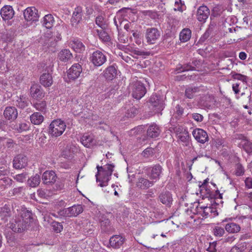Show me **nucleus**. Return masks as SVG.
<instances>
[{"label": "nucleus", "mask_w": 252, "mask_h": 252, "mask_svg": "<svg viewBox=\"0 0 252 252\" xmlns=\"http://www.w3.org/2000/svg\"><path fill=\"white\" fill-rule=\"evenodd\" d=\"M125 238L121 235H116L111 237L110 239V245L115 248H119L124 244Z\"/></svg>", "instance_id": "obj_23"}, {"label": "nucleus", "mask_w": 252, "mask_h": 252, "mask_svg": "<svg viewBox=\"0 0 252 252\" xmlns=\"http://www.w3.org/2000/svg\"><path fill=\"white\" fill-rule=\"evenodd\" d=\"M126 108H127V110L125 115L127 118L134 117L138 113L137 108L133 106H129L128 107H126Z\"/></svg>", "instance_id": "obj_42"}, {"label": "nucleus", "mask_w": 252, "mask_h": 252, "mask_svg": "<svg viewBox=\"0 0 252 252\" xmlns=\"http://www.w3.org/2000/svg\"><path fill=\"white\" fill-rule=\"evenodd\" d=\"M57 179L55 172L52 170L45 171L42 176L43 183L46 185H52Z\"/></svg>", "instance_id": "obj_10"}, {"label": "nucleus", "mask_w": 252, "mask_h": 252, "mask_svg": "<svg viewBox=\"0 0 252 252\" xmlns=\"http://www.w3.org/2000/svg\"><path fill=\"white\" fill-rule=\"evenodd\" d=\"M156 150L152 148H148L145 149L142 153V156L144 158H148L149 157H153L157 156L155 155Z\"/></svg>", "instance_id": "obj_47"}, {"label": "nucleus", "mask_w": 252, "mask_h": 252, "mask_svg": "<svg viewBox=\"0 0 252 252\" xmlns=\"http://www.w3.org/2000/svg\"><path fill=\"white\" fill-rule=\"evenodd\" d=\"M192 135L198 142L201 144H204L209 140L207 132L201 128L194 129L192 131Z\"/></svg>", "instance_id": "obj_7"}, {"label": "nucleus", "mask_w": 252, "mask_h": 252, "mask_svg": "<svg viewBox=\"0 0 252 252\" xmlns=\"http://www.w3.org/2000/svg\"><path fill=\"white\" fill-rule=\"evenodd\" d=\"M24 16L28 21H36L38 19V11L34 7L27 8L24 11Z\"/></svg>", "instance_id": "obj_8"}, {"label": "nucleus", "mask_w": 252, "mask_h": 252, "mask_svg": "<svg viewBox=\"0 0 252 252\" xmlns=\"http://www.w3.org/2000/svg\"><path fill=\"white\" fill-rule=\"evenodd\" d=\"M198 90L197 88H192L189 87L186 89L185 92V95L187 98H192L193 97L194 94L196 92H197Z\"/></svg>", "instance_id": "obj_46"}, {"label": "nucleus", "mask_w": 252, "mask_h": 252, "mask_svg": "<svg viewBox=\"0 0 252 252\" xmlns=\"http://www.w3.org/2000/svg\"><path fill=\"white\" fill-rule=\"evenodd\" d=\"M53 229L56 233L60 232L63 229V226L61 223L54 221L52 223Z\"/></svg>", "instance_id": "obj_50"}, {"label": "nucleus", "mask_w": 252, "mask_h": 252, "mask_svg": "<svg viewBox=\"0 0 252 252\" xmlns=\"http://www.w3.org/2000/svg\"><path fill=\"white\" fill-rule=\"evenodd\" d=\"M184 5V1H182L181 0H177L175 2V5L176 7V8H175V10L182 11L183 10V6Z\"/></svg>", "instance_id": "obj_59"}, {"label": "nucleus", "mask_w": 252, "mask_h": 252, "mask_svg": "<svg viewBox=\"0 0 252 252\" xmlns=\"http://www.w3.org/2000/svg\"><path fill=\"white\" fill-rule=\"evenodd\" d=\"M177 137L178 139L183 143V145L186 146L189 145V136L188 130L177 136Z\"/></svg>", "instance_id": "obj_36"}, {"label": "nucleus", "mask_w": 252, "mask_h": 252, "mask_svg": "<svg viewBox=\"0 0 252 252\" xmlns=\"http://www.w3.org/2000/svg\"><path fill=\"white\" fill-rule=\"evenodd\" d=\"M183 109L179 105H177L175 107V117H181L183 113Z\"/></svg>", "instance_id": "obj_62"}, {"label": "nucleus", "mask_w": 252, "mask_h": 252, "mask_svg": "<svg viewBox=\"0 0 252 252\" xmlns=\"http://www.w3.org/2000/svg\"><path fill=\"white\" fill-rule=\"evenodd\" d=\"M83 107L78 103H74L72 106V112L74 115H78L82 113Z\"/></svg>", "instance_id": "obj_45"}, {"label": "nucleus", "mask_w": 252, "mask_h": 252, "mask_svg": "<svg viewBox=\"0 0 252 252\" xmlns=\"http://www.w3.org/2000/svg\"><path fill=\"white\" fill-rule=\"evenodd\" d=\"M117 71L114 65H111L106 68L104 71V76L107 80H112L117 76Z\"/></svg>", "instance_id": "obj_26"}, {"label": "nucleus", "mask_w": 252, "mask_h": 252, "mask_svg": "<svg viewBox=\"0 0 252 252\" xmlns=\"http://www.w3.org/2000/svg\"><path fill=\"white\" fill-rule=\"evenodd\" d=\"M13 162V166L16 169H22L27 164L26 158H14Z\"/></svg>", "instance_id": "obj_38"}, {"label": "nucleus", "mask_w": 252, "mask_h": 252, "mask_svg": "<svg viewBox=\"0 0 252 252\" xmlns=\"http://www.w3.org/2000/svg\"><path fill=\"white\" fill-rule=\"evenodd\" d=\"M213 210L216 211V208L210 206H206L205 208H204V211H203L202 216L203 217L207 218L209 215V213H211Z\"/></svg>", "instance_id": "obj_53"}, {"label": "nucleus", "mask_w": 252, "mask_h": 252, "mask_svg": "<svg viewBox=\"0 0 252 252\" xmlns=\"http://www.w3.org/2000/svg\"><path fill=\"white\" fill-rule=\"evenodd\" d=\"M90 62L95 67L102 65L107 61L105 54L100 50H96L90 55Z\"/></svg>", "instance_id": "obj_4"}, {"label": "nucleus", "mask_w": 252, "mask_h": 252, "mask_svg": "<svg viewBox=\"0 0 252 252\" xmlns=\"http://www.w3.org/2000/svg\"><path fill=\"white\" fill-rule=\"evenodd\" d=\"M72 55L69 49L61 50L58 54V58L62 62H66L72 58Z\"/></svg>", "instance_id": "obj_29"}, {"label": "nucleus", "mask_w": 252, "mask_h": 252, "mask_svg": "<svg viewBox=\"0 0 252 252\" xmlns=\"http://www.w3.org/2000/svg\"><path fill=\"white\" fill-rule=\"evenodd\" d=\"M66 128V125L64 121L61 119L53 121L49 127V133L54 137L61 136Z\"/></svg>", "instance_id": "obj_2"}, {"label": "nucleus", "mask_w": 252, "mask_h": 252, "mask_svg": "<svg viewBox=\"0 0 252 252\" xmlns=\"http://www.w3.org/2000/svg\"><path fill=\"white\" fill-rule=\"evenodd\" d=\"M11 215V211L9 205L6 204L0 208V219L3 222H6Z\"/></svg>", "instance_id": "obj_21"}, {"label": "nucleus", "mask_w": 252, "mask_h": 252, "mask_svg": "<svg viewBox=\"0 0 252 252\" xmlns=\"http://www.w3.org/2000/svg\"><path fill=\"white\" fill-rule=\"evenodd\" d=\"M3 115L7 120L13 121L17 117L18 111L15 107H7L4 111Z\"/></svg>", "instance_id": "obj_18"}, {"label": "nucleus", "mask_w": 252, "mask_h": 252, "mask_svg": "<svg viewBox=\"0 0 252 252\" xmlns=\"http://www.w3.org/2000/svg\"><path fill=\"white\" fill-rule=\"evenodd\" d=\"M28 226L19 216H16L10 221L9 227L15 232L21 233L27 229Z\"/></svg>", "instance_id": "obj_5"}, {"label": "nucleus", "mask_w": 252, "mask_h": 252, "mask_svg": "<svg viewBox=\"0 0 252 252\" xmlns=\"http://www.w3.org/2000/svg\"><path fill=\"white\" fill-rule=\"evenodd\" d=\"M83 210V207L81 205H75L72 207L60 211L59 214L60 216L63 217H76L82 213Z\"/></svg>", "instance_id": "obj_6"}, {"label": "nucleus", "mask_w": 252, "mask_h": 252, "mask_svg": "<svg viewBox=\"0 0 252 252\" xmlns=\"http://www.w3.org/2000/svg\"><path fill=\"white\" fill-rule=\"evenodd\" d=\"M232 77L234 79L242 81L243 83H246L248 79V77L247 76L238 73H235L233 74Z\"/></svg>", "instance_id": "obj_51"}, {"label": "nucleus", "mask_w": 252, "mask_h": 252, "mask_svg": "<svg viewBox=\"0 0 252 252\" xmlns=\"http://www.w3.org/2000/svg\"><path fill=\"white\" fill-rule=\"evenodd\" d=\"M154 181H150L144 178H140L137 182V186L141 189H147L153 186Z\"/></svg>", "instance_id": "obj_28"}, {"label": "nucleus", "mask_w": 252, "mask_h": 252, "mask_svg": "<svg viewBox=\"0 0 252 252\" xmlns=\"http://www.w3.org/2000/svg\"><path fill=\"white\" fill-rule=\"evenodd\" d=\"M30 126V125L29 123L23 122L16 124L13 126V128L18 132H22L29 130Z\"/></svg>", "instance_id": "obj_37"}, {"label": "nucleus", "mask_w": 252, "mask_h": 252, "mask_svg": "<svg viewBox=\"0 0 252 252\" xmlns=\"http://www.w3.org/2000/svg\"><path fill=\"white\" fill-rule=\"evenodd\" d=\"M217 242H213L212 243H210L209 247L207 249V251L208 252H216V246H217Z\"/></svg>", "instance_id": "obj_61"}, {"label": "nucleus", "mask_w": 252, "mask_h": 252, "mask_svg": "<svg viewBox=\"0 0 252 252\" xmlns=\"http://www.w3.org/2000/svg\"><path fill=\"white\" fill-rule=\"evenodd\" d=\"M244 168L241 164H238L236 166L235 175L237 176H240L244 174Z\"/></svg>", "instance_id": "obj_58"}, {"label": "nucleus", "mask_w": 252, "mask_h": 252, "mask_svg": "<svg viewBox=\"0 0 252 252\" xmlns=\"http://www.w3.org/2000/svg\"><path fill=\"white\" fill-rule=\"evenodd\" d=\"M37 193L39 197L42 198H46L48 196L47 194V190L42 189H38Z\"/></svg>", "instance_id": "obj_60"}, {"label": "nucleus", "mask_w": 252, "mask_h": 252, "mask_svg": "<svg viewBox=\"0 0 252 252\" xmlns=\"http://www.w3.org/2000/svg\"><path fill=\"white\" fill-rule=\"evenodd\" d=\"M192 118L198 122L202 121L203 117L202 115L198 113H193L192 114Z\"/></svg>", "instance_id": "obj_63"}, {"label": "nucleus", "mask_w": 252, "mask_h": 252, "mask_svg": "<svg viewBox=\"0 0 252 252\" xmlns=\"http://www.w3.org/2000/svg\"><path fill=\"white\" fill-rule=\"evenodd\" d=\"M213 233L216 237H222L225 233V230L222 227L216 226L213 228Z\"/></svg>", "instance_id": "obj_43"}, {"label": "nucleus", "mask_w": 252, "mask_h": 252, "mask_svg": "<svg viewBox=\"0 0 252 252\" xmlns=\"http://www.w3.org/2000/svg\"><path fill=\"white\" fill-rule=\"evenodd\" d=\"M81 141L82 144L87 148L93 147L96 143L94 135L88 133H85L82 136Z\"/></svg>", "instance_id": "obj_16"}, {"label": "nucleus", "mask_w": 252, "mask_h": 252, "mask_svg": "<svg viewBox=\"0 0 252 252\" xmlns=\"http://www.w3.org/2000/svg\"><path fill=\"white\" fill-rule=\"evenodd\" d=\"M81 65L78 63H75L67 71V77L70 80H74L78 78L82 72Z\"/></svg>", "instance_id": "obj_9"}, {"label": "nucleus", "mask_w": 252, "mask_h": 252, "mask_svg": "<svg viewBox=\"0 0 252 252\" xmlns=\"http://www.w3.org/2000/svg\"><path fill=\"white\" fill-rule=\"evenodd\" d=\"M30 120L33 124L38 125L43 122L44 117L39 113L35 112L30 116Z\"/></svg>", "instance_id": "obj_34"}, {"label": "nucleus", "mask_w": 252, "mask_h": 252, "mask_svg": "<svg viewBox=\"0 0 252 252\" xmlns=\"http://www.w3.org/2000/svg\"><path fill=\"white\" fill-rule=\"evenodd\" d=\"M160 132L159 126L156 124H152L147 128V135L150 138H156L159 135Z\"/></svg>", "instance_id": "obj_19"}, {"label": "nucleus", "mask_w": 252, "mask_h": 252, "mask_svg": "<svg viewBox=\"0 0 252 252\" xmlns=\"http://www.w3.org/2000/svg\"><path fill=\"white\" fill-rule=\"evenodd\" d=\"M240 83L236 82L232 84V90L235 94H237L240 92Z\"/></svg>", "instance_id": "obj_64"}, {"label": "nucleus", "mask_w": 252, "mask_h": 252, "mask_svg": "<svg viewBox=\"0 0 252 252\" xmlns=\"http://www.w3.org/2000/svg\"><path fill=\"white\" fill-rule=\"evenodd\" d=\"M174 118H172L170 121L171 126L169 127V129L171 131H174L176 133V136H178L183 133V132H185L186 130H187V129L186 127L176 124L174 122Z\"/></svg>", "instance_id": "obj_24"}, {"label": "nucleus", "mask_w": 252, "mask_h": 252, "mask_svg": "<svg viewBox=\"0 0 252 252\" xmlns=\"http://www.w3.org/2000/svg\"><path fill=\"white\" fill-rule=\"evenodd\" d=\"M194 69V67L193 66H191L189 64H186L182 66L181 68H179L178 69V72H183V71H187L189 70H193Z\"/></svg>", "instance_id": "obj_54"}, {"label": "nucleus", "mask_w": 252, "mask_h": 252, "mask_svg": "<svg viewBox=\"0 0 252 252\" xmlns=\"http://www.w3.org/2000/svg\"><path fill=\"white\" fill-rule=\"evenodd\" d=\"M53 78L49 73H45L41 75L40 78V83L44 87H48L53 84Z\"/></svg>", "instance_id": "obj_27"}, {"label": "nucleus", "mask_w": 252, "mask_h": 252, "mask_svg": "<svg viewBox=\"0 0 252 252\" xmlns=\"http://www.w3.org/2000/svg\"><path fill=\"white\" fill-rule=\"evenodd\" d=\"M78 149L75 146L70 147L69 149L66 148V151H64L63 155L65 157H73L75 156L74 153H77Z\"/></svg>", "instance_id": "obj_44"}, {"label": "nucleus", "mask_w": 252, "mask_h": 252, "mask_svg": "<svg viewBox=\"0 0 252 252\" xmlns=\"http://www.w3.org/2000/svg\"><path fill=\"white\" fill-rule=\"evenodd\" d=\"M54 22V19L52 15L49 14L43 17L42 24L47 29H50L53 27Z\"/></svg>", "instance_id": "obj_32"}, {"label": "nucleus", "mask_w": 252, "mask_h": 252, "mask_svg": "<svg viewBox=\"0 0 252 252\" xmlns=\"http://www.w3.org/2000/svg\"><path fill=\"white\" fill-rule=\"evenodd\" d=\"M34 106L36 110L41 112H44L46 109V103L44 101L36 103Z\"/></svg>", "instance_id": "obj_48"}, {"label": "nucleus", "mask_w": 252, "mask_h": 252, "mask_svg": "<svg viewBox=\"0 0 252 252\" xmlns=\"http://www.w3.org/2000/svg\"><path fill=\"white\" fill-rule=\"evenodd\" d=\"M159 201L164 205L170 207L173 202L171 193L168 191H162L159 195Z\"/></svg>", "instance_id": "obj_17"}, {"label": "nucleus", "mask_w": 252, "mask_h": 252, "mask_svg": "<svg viewBox=\"0 0 252 252\" xmlns=\"http://www.w3.org/2000/svg\"><path fill=\"white\" fill-rule=\"evenodd\" d=\"M120 13V10H119L117 15L114 18V23L116 26L117 28L118 29V27L119 26H120L122 23V20L121 18L119 17V14Z\"/></svg>", "instance_id": "obj_55"}, {"label": "nucleus", "mask_w": 252, "mask_h": 252, "mask_svg": "<svg viewBox=\"0 0 252 252\" xmlns=\"http://www.w3.org/2000/svg\"><path fill=\"white\" fill-rule=\"evenodd\" d=\"M32 214L31 212L27 210L26 209H23L20 212V216H19V217L22 220L24 221L25 222H26L27 225L28 226L32 219Z\"/></svg>", "instance_id": "obj_31"}, {"label": "nucleus", "mask_w": 252, "mask_h": 252, "mask_svg": "<svg viewBox=\"0 0 252 252\" xmlns=\"http://www.w3.org/2000/svg\"><path fill=\"white\" fill-rule=\"evenodd\" d=\"M114 165L113 164H107L102 166H97V173L95 175L96 182H99V186L101 187L107 186L108 182L110 180L111 176L113 171Z\"/></svg>", "instance_id": "obj_1"}, {"label": "nucleus", "mask_w": 252, "mask_h": 252, "mask_svg": "<svg viewBox=\"0 0 252 252\" xmlns=\"http://www.w3.org/2000/svg\"><path fill=\"white\" fill-rule=\"evenodd\" d=\"M0 15L4 20L11 19L14 14V11L12 6L10 5L4 6L0 10Z\"/></svg>", "instance_id": "obj_20"}, {"label": "nucleus", "mask_w": 252, "mask_h": 252, "mask_svg": "<svg viewBox=\"0 0 252 252\" xmlns=\"http://www.w3.org/2000/svg\"><path fill=\"white\" fill-rule=\"evenodd\" d=\"M14 179L17 182L23 183L26 179V174L22 173L16 175L14 177Z\"/></svg>", "instance_id": "obj_56"}, {"label": "nucleus", "mask_w": 252, "mask_h": 252, "mask_svg": "<svg viewBox=\"0 0 252 252\" xmlns=\"http://www.w3.org/2000/svg\"><path fill=\"white\" fill-rule=\"evenodd\" d=\"M210 15L209 8L205 5L200 6L197 11L196 17L197 20L201 22H205Z\"/></svg>", "instance_id": "obj_13"}, {"label": "nucleus", "mask_w": 252, "mask_h": 252, "mask_svg": "<svg viewBox=\"0 0 252 252\" xmlns=\"http://www.w3.org/2000/svg\"><path fill=\"white\" fill-rule=\"evenodd\" d=\"M191 34V32L189 29H184L180 33V39L182 42H187L190 38Z\"/></svg>", "instance_id": "obj_35"}, {"label": "nucleus", "mask_w": 252, "mask_h": 252, "mask_svg": "<svg viewBox=\"0 0 252 252\" xmlns=\"http://www.w3.org/2000/svg\"><path fill=\"white\" fill-rule=\"evenodd\" d=\"M30 94L33 98L38 99L43 97V91L41 87L37 84L32 85L30 89Z\"/></svg>", "instance_id": "obj_22"}, {"label": "nucleus", "mask_w": 252, "mask_h": 252, "mask_svg": "<svg viewBox=\"0 0 252 252\" xmlns=\"http://www.w3.org/2000/svg\"><path fill=\"white\" fill-rule=\"evenodd\" d=\"M226 231L229 233H236L240 231V225L234 222H229L225 226Z\"/></svg>", "instance_id": "obj_30"}, {"label": "nucleus", "mask_w": 252, "mask_h": 252, "mask_svg": "<svg viewBox=\"0 0 252 252\" xmlns=\"http://www.w3.org/2000/svg\"><path fill=\"white\" fill-rule=\"evenodd\" d=\"M0 180L1 185L5 187L11 186L13 182V181L8 177H4L0 179Z\"/></svg>", "instance_id": "obj_52"}, {"label": "nucleus", "mask_w": 252, "mask_h": 252, "mask_svg": "<svg viewBox=\"0 0 252 252\" xmlns=\"http://www.w3.org/2000/svg\"><path fill=\"white\" fill-rule=\"evenodd\" d=\"M69 46L76 52L81 53L85 51V46L80 39L73 38L69 41Z\"/></svg>", "instance_id": "obj_14"}, {"label": "nucleus", "mask_w": 252, "mask_h": 252, "mask_svg": "<svg viewBox=\"0 0 252 252\" xmlns=\"http://www.w3.org/2000/svg\"><path fill=\"white\" fill-rule=\"evenodd\" d=\"M83 9L81 6L76 7L73 12L71 19V24L73 27H76L82 21Z\"/></svg>", "instance_id": "obj_11"}, {"label": "nucleus", "mask_w": 252, "mask_h": 252, "mask_svg": "<svg viewBox=\"0 0 252 252\" xmlns=\"http://www.w3.org/2000/svg\"><path fill=\"white\" fill-rule=\"evenodd\" d=\"M40 182V177L36 174L28 180V184L32 188H34L39 185Z\"/></svg>", "instance_id": "obj_39"}, {"label": "nucleus", "mask_w": 252, "mask_h": 252, "mask_svg": "<svg viewBox=\"0 0 252 252\" xmlns=\"http://www.w3.org/2000/svg\"><path fill=\"white\" fill-rule=\"evenodd\" d=\"M129 89L131 91L132 96L136 99H141L146 93L144 84L138 80L133 81L131 83Z\"/></svg>", "instance_id": "obj_3"}, {"label": "nucleus", "mask_w": 252, "mask_h": 252, "mask_svg": "<svg viewBox=\"0 0 252 252\" xmlns=\"http://www.w3.org/2000/svg\"><path fill=\"white\" fill-rule=\"evenodd\" d=\"M159 32L156 28H149L147 30L146 37L150 44H154L159 37Z\"/></svg>", "instance_id": "obj_12"}, {"label": "nucleus", "mask_w": 252, "mask_h": 252, "mask_svg": "<svg viewBox=\"0 0 252 252\" xmlns=\"http://www.w3.org/2000/svg\"><path fill=\"white\" fill-rule=\"evenodd\" d=\"M161 172L162 167L159 165H156L152 167L149 176L151 179L155 180V182L159 179Z\"/></svg>", "instance_id": "obj_25"}, {"label": "nucleus", "mask_w": 252, "mask_h": 252, "mask_svg": "<svg viewBox=\"0 0 252 252\" xmlns=\"http://www.w3.org/2000/svg\"><path fill=\"white\" fill-rule=\"evenodd\" d=\"M150 102L151 104L156 108L157 111L162 110L164 108V103L163 100L159 96L156 94L151 95Z\"/></svg>", "instance_id": "obj_15"}, {"label": "nucleus", "mask_w": 252, "mask_h": 252, "mask_svg": "<svg viewBox=\"0 0 252 252\" xmlns=\"http://www.w3.org/2000/svg\"><path fill=\"white\" fill-rule=\"evenodd\" d=\"M96 32L99 39L104 42H107L110 40V36L108 34L104 31V29L96 30Z\"/></svg>", "instance_id": "obj_40"}, {"label": "nucleus", "mask_w": 252, "mask_h": 252, "mask_svg": "<svg viewBox=\"0 0 252 252\" xmlns=\"http://www.w3.org/2000/svg\"><path fill=\"white\" fill-rule=\"evenodd\" d=\"M211 32L212 30L210 29H208V30H207L203 34V35L200 37L199 39V42H204L210 36Z\"/></svg>", "instance_id": "obj_57"}, {"label": "nucleus", "mask_w": 252, "mask_h": 252, "mask_svg": "<svg viewBox=\"0 0 252 252\" xmlns=\"http://www.w3.org/2000/svg\"><path fill=\"white\" fill-rule=\"evenodd\" d=\"M241 146H242L244 150L248 153H251L252 152V143L249 141L246 138H244L241 143Z\"/></svg>", "instance_id": "obj_41"}, {"label": "nucleus", "mask_w": 252, "mask_h": 252, "mask_svg": "<svg viewBox=\"0 0 252 252\" xmlns=\"http://www.w3.org/2000/svg\"><path fill=\"white\" fill-rule=\"evenodd\" d=\"M15 104L18 107L23 109L28 105L29 100L26 96L20 95L19 97H17Z\"/></svg>", "instance_id": "obj_33"}, {"label": "nucleus", "mask_w": 252, "mask_h": 252, "mask_svg": "<svg viewBox=\"0 0 252 252\" xmlns=\"http://www.w3.org/2000/svg\"><path fill=\"white\" fill-rule=\"evenodd\" d=\"M95 23L101 29H104L105 28L106 25L104 19L102 16H98L96 18Z\"/></svg>", "instance_id": "obj_49"}]
</instances>
